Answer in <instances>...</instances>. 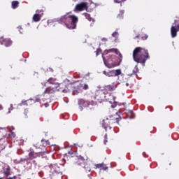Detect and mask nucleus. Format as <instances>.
<instances>
[{
	"label": "nucleus",
	"instance_id": "obj_10",
	"mask_svg": "<svg viewBox=\"0 0 179 179\" xmlns=\"http://www.w3.org/2000/svg\"><path fill=\"white\" fill-rule=\"evenodd\" d=\"M106 51L107 52H115L117 55H119L120 58L122 59V55L121 54V52H120V51H118L117 49H115V48L110 49L108 50H105L104 52L106 53Z\"/></svg>",
	"mask_w": 179,
	"mask_h": 179
},
{
	"label": "nucleus",
	"instance_id": "obj_42",
	"mask_svg": "<svg viewBox=\"0 0 179 179\" xmlns=\"http://www.w3.org/2000/svg\"><path fill=\"white\" fill-rule=\"evenodd\" d=\"M108 68H111V67H110V66H108Z\"/></svg>",
	"mask_w": 179,
	"mask_h": 179
},
{
	"label": "nucleus",
	"instance_id": "obj_30",
	"mask_svg": "<svg viewBox=\"0 0 179 179\" xmlns=\"http://www.w3.org/2000/svg\"><path fill=\"white\" fill-rule=\"evenodd\" d=\"M11 136H13V138H15V136H16V134L15 133L12 132Z\"/></svg>",
	"mask_w": 179,
	"mask_h": 179
},
{
	"label": "nucleus",
	"instance_id": "obj_14",
	"mask_svg": "<svg viewBox=\"0 0 179 179\" xmlns=\"http://www.w3.org/2000/svg\"><path fill=\"white\" fill-rule=\"evenodd\" d=\"M96 169H102V170H107V166H103V164H98L96 165Z\"/></svg>",
	"mask_w": 179,
	"mask_h": 179
},
{
	"label": "nucleus",
	"instance_id": "obj_9",
	"mask_svg": "<svg viewBox=\"0 0 179 179\" xmlns=\"http://www.w3.org/2000/svg\"><path fill=\"white\" fill-rule=\"evenodd\" d=\"M48 83H50V85H55L56 87H58L59 86V83H57V79L54 78H50L47 80Z\"/></svg>",
	"mask_w": 179,
	"mask_h": 179
},
{
	"label": "nucleus",
	"instance_id": "obj_3",
	"mask_svg": "<svg viewBox=\"0 0 179 179\" xmlns=\"http://www.w3.org/2000/svg\"><path fill=\"white\" fill-rule=\"evenodd\" d=\"M179 31V20H175L174 23L172 24L171 27V36L172 38L177 37V33Z\"/></svg>",
	"mask_w": 179,
	"mask_h": 179
},
{
	"label": "nucleus",
	"instance_id": "obj_18",
	"mask_svg": "<svg viewBox=\"0 0 179 179\" xmlns=\"http://www.w3.org/2000/svg\"><path fill=\"white\" fill-rule=\"evenodd\" d=\"M124 10H120V14H118V15H117V17L119 18V19H122V15H124Z\"/></svg>",
	"mask_w": 179,
	"mask_h": 179
},
{
	"label": "nucleus",
	"instance_id": "obj_41",
	"mask_svg": "<svg viewBox=\"0 0 179 179\" xmlns=\"http://www.w3.org/2000/svg\"><path fill=\"white\" fill-rule=\"evenodd\" d=\"M130 113H132V110H131Z\"/></svg>",
	"mask_w": 179,
	"mask_h": 179
},
{
	"label": "nucleus",
	"instance_id": "obj_43",
	"mask_svg": "<svg viewBox=\"0 0 179 179\" xmlns=\"http://www.w3.org/2000/svg\"><path fill=\"white\" fill-rule=\"evenodd\" d=\"M0 179H2V178H0Z\"/></svg>",
	"mask_w": 179,
	"mask_h": 179
},
{
	"label": "nucleus",
	"instance_id": "obj_34",
	"mask_svg": "<svg viewBox=\"0 0 179 179\" xmlns=\"http://www.w3.org/2000/svg\"><path fill=\"white\" fill-rule=\"evenodd\" d=\"M3 107L2 106V105L0 104V110H3Z\"/></svg>",
	"mask_w": 179,
	"mask_h": 179
},
{
	"label": "nucleus",
	"instance_id": "obj_12",
	"mask_svg": "<svg viewBox=\"0 0 179 179\" xmlns=\"http://www.w3.org/2000/svg\"><path fill=\"white\" fill-rule=\"evenodd\" d=\"M38 156V153L34 152V151L30 152L29 153V157L31 160H33V159H36Z\"/></svg>",
	"mask_w": 179,
	"mask_h": 179
},
{
	"label": "nucleus",
	"instance_id": "obj_37",
	"mask_svg": "<svg viewBox=\"0 0 179 179\" xmlns=\"http://www.w3.org/2000/svg\"><path fill=\"white\" fill-rule=\"evenodd\" d=\"M126 86H129V84L128 83H127Z\"/></svg>",
	"mask_w": 179,
	"mask_h": 179
},
{
	"label": "nucleus",
	"instance_id": "obj_33",
	"mask_svg": "<svg viewBox=\"0 0 179 179\" xmlns=\"http://www.w3.org/2000/svg\"><path fill=\"white\" fill-rule=\"evenodd\" d=\"M49 71H50V72H54V70H52L51 68H49Z\"/></svg>",
	"mask_w": 179,
	"mask_h": 179
},
{
	"label": "nucleus",
	"instance_id": "obj_22",
	"mask_svg": "<svg viewBox=\"0 0 179 179\" xmlns=\"http://www.w3.org/2000/svg\"><path fill=\"white\" fill-rule=\"evenodd\" d=\"M85 17L89 20V22H92V17H90V15L85 14Z\"/></svg>",
	"mask_w": 179,
	"mask_h": 179
},
{
	"label": "nucleus",
	"instance_id": "obj_39",
	"mask_svg": "<svg viewBox=\"0 0 179 179\" xmlns=\"http://www.w3.org/2000/svg\"><path fill=\"white\" fill-rule=\"evenodd\" d=\"M136 37H137V38H138V37H139V36H136Z\"/></svg>",
	"mask_w": 179,
	"mask_h": 179
},
{
	"label": "nucleus",
	"instance_id": "obj_16",
	"mask_svg": "<svg viewBox=\"0 0 179 179\" xmlns=\"http://www.w3.org/2000/svg\"><path fill=\"white\" fill-rule=\"evenodd\" d=\"M139 73V69H138V65H136L134 70H133V73H134V75H136V73Z\"/></svg>",
	"mask_w": 179,
	"mask_h": 179
},
{
	"label": "nucleus",
	"instance_id": "obj_11",
	"mask_svg": "<svg viewBox=\"0 0 179 179\" xmlns=\"http://www.w3.org/2000/svg\"><path fill=\"white\" fill-rule=\"evenodd\" d=\"M112 76H118L121 75V69L113 70L110 71Z\"/></svg>",
	"mask_w": 179,
	"mask_h": 179
},
{
	"label": "nucleus",
	"instance_id": "obj_19",
	"mask_svg": "<svg viewBox=\"0 0 179 179\" xmlns=\"http://www.w3.org/2000/svg\"><path fill=\"white\" fill-rule=\"evenodd\" d=\"M10 171V169L9 168H7L6 170L4 171V174L6 177H8V176H9Z\"/></svg>",
	"mask_w": 179,
	"mask_h": 179
},
{
	"label": "nucleus",
	"instance_id": "obj_7",
	"mask_svg": "<svg viewBox=\"0 0 179 179\" xmlns=\"http://www.w3.org/2000/svg\"><path fill=\"white\" fill-rule=\"evenodd\" d=\"M0 44L5 45V47H9L12 45V41L10 39H5L3 37L0 38Z\"/></svg>",
	"mask_w": 179,
	"mask_h": 179
},
{
	"label": "nucleus",
	"instance_id": "obj_5",
	"mask_svg": "<svg viewBox=\"0 0 179 179\" xmlns=\"http://www.w3.org/2000/svg\"><path fill=\"white\" fill-rule=\"evenodd\" d=\"M87 5V2H81L77 4L74 8V12H82L83 10H87V8H89Z\"/></svg>",
	"mask_w": 179,
	"mask_h": 179
},
{
	"label": "nucleus",
	"instance_id": "obj_29",
	"mask_svg": "<svg viewBox=\"0 0 179 179\" xmlns=\"http://www.w3.org/2000/svg\"><path fill=\"white\" fill-rule=\"evenodd\" d=\"M143 40H146L148 38V36L145 35V36L142 37Z\"/></svg>",
	"mask_w": 179,
	"mask_h": 179
},
{
	"label": "nucleus",
	"instance_id": "obj_13",
	"mask_svg": "<svg viewBox=\"0 0 179 179\" xmlns=\"http://www.w3.org/2000/svg\"><path fill=\"white\" fill-rule=\"evenodd\" d=\"M12 8L13 9H16V8H19V1H13L12 2Z\"/></svg>",
	"mask_w": 179,
	"mask_h": 179
},
{
	"label": "nucleus",
	"instance_id": "obj_28",
	"mask_svg": "<svg viewBox=\"0 0 179 179\" xmlns=\"http://www.w3.org/2000/svg\"><path fill=\"white\" fill-rule=\"evenodd\" d=\"M107 142H108V141H107V136H105V139L103 141L104 145H107Z\"/></svg>",
	"mask_w": 179,
	"mask_h": 179
},
{
	"label": "nucleus",
	"instance_id": "obj_35",
	"mask_svg": "<svg viewBox=\"0 0 179 179\" xmlns=\"http://www.w3.org/2000/svg\"><path fill=\"white\" fill-rule=\"evenodd\" d=\"M10 178L16 179V176L10 177Z\"/></svg>",
	"mask_w": 179,
	"mask_h": 179
},
{
	"label": "nucleus",
	"instance_id": "obj_17",
	"mask_svg": "<svg viewBox=\"0 0 179 179\" xmlns=\"http://www.w3.org/2000/svg\"><path fill=\"white\" fill-rule=\"evenodd\" d=\"M116 87H117V85H115V84H112L109 85L110 90H115Z\"/></svg>",
	"mask_w": 179,
	"mask_h": 179
},
{
	"label": "nucleus",
	"instance_id": "obj_2",
	"mask_svg": "<svg viewBox=\"0 0 179 179\" xmlns=\"http://www.w3.org/2000/svg\"><path fill=\"white\" fill-rule=\"evenodd\" d=\"M78 17L74 15H69V13H66L64 16L57 19L58 23H64L67 29H76V24L78 23Z\"/></svg>",
	"mask_w": 179,
	"mask_h": 179
},
{
	"label": "nucleus",
	"instance_id": "obj_26",
	"mask_svg": "<svg viewBox=\"0 0 179 179\" xmlns=\"http://www.w3.org/2000/svg\"><path fill=\"white\" fill-rule=\"evenodd\" d=\"M95 52H96V55L97 57L99 55V54H100V52H101V50L97 49Z\"/></svg>",
	"mask_w": 179,
	"mask_h": 179
},
{
	"label": "nucleus",
	"instance_id": "obj_4",
	"mask_svg": "<svg viewBox=\"0 0 179 179\" xmlns=\"http://www.w3.org/2000/svg\"><path fill=\"white\" fill-rule=\"evenodd\" d=\"M77 165L78 166H81V167H83V169H85V170H86V171H90V164H87L86 161H85V159H83V157L82 156H80L78 157V160L77 162Z\"/></svg>",
	"mask_w": 179,
	"mask_h": 179
},
{
	"label": "nucleus",
	"instance_id": "obj_15",
	"mask_svg": "<svg viewBox=\"0 0 179 179\" xmlns=\"http://www.w3.org/2000/svg\"><path fill=\"white\" fill-rule=\"evenodd\" d=\"M54 92H55V90H50L49 89H46L44 92L45 94H52V93H54Z\"/></svg>",
	"mask_w": 179,
	"mask_h": 179
},
{
	"label": "nucleus",
	"instance_id": "obj_6",
	"mask_svg": "<svg viewBox=\"0 0 179 179\" xmlns=\"http://www.w3.org/2000/svg\"><path fill=\"white\" fill-rule=\"evenodd\" d=\"M43 16V10H37L36 13L33 16L34 22H40L41 17Z\"/></svg>",
	"mask_w": 179,
	"mask_h": 179
},
{
	"label": "nucleus",
	"instance_id": "obj_25",
	"mask_svg": "<svg viewBox=\"0 0 179 179\" xmlns=\"http://www.w3.org/2000/svg\"><path fill=\"white\" fill-rule=\"evenodd\" d=\"M83 89H84V90H87V89H89V85L87 84H84Z\"/></svg>",
	"mask_w": 179,
	"mask_h": 179
},
{
	"label": "nucleus",
	"instance_id": "obj_38",
	"mask_svg": "<svg viewBox=\"0 0 179 179\" xmlns=\"http://www.w3.org/2000/svg\"><path fill=\"white\" fill-rule=\"evenodd\" d=\"M118 121H119V120H118V119H116V122H118Z\"/></svg>",
	"mask_w": 179,
	"mask_h": 179
},
{
	"label": "nucleus",
	"instance_id": "obj_20",
	"mask_svg": "<svg viewBox=\"0 0 179 179\" xmlns=\"http://www.w3.org/2000/svg\"><path fill=\"white\" fill-rule=\"evenodd\" d=\"M103 75H106V76H113V75L111 74V71L110 73H108L106 71H103Z\"/></svg>",
	"mask_w": 179,
	"mask_h": 179
},
{
	"label": "nucleus",
	"instance_id": "obj_24",
	"mask_svg": "<svg viewBox=\"0 0 179 179\" xmlns=\"http://www.w3.org/2000/svg\"><path fill=\"white\" fill-rule=\"evenodd\" d=\"M102 127H103L104 129H106V131H107V128L108 127V125L104 124V120L103 121Z\"/></svg>",
	"mask_w": 179,
	"mask_h": 179
},
{
	"label": "nucleus",
	"instance_id": "obj_23",
	"mask_svg": "<svg viewBox=\"0 0 179 179\" xmlns=\"http://www.w3.org/2000/svg\"><path fill=\"white\" fill-rule=\"evenodd\" d=\"M118 32L115 31L114 33L112 34L113 37H115V38H117V37H118Z\"/></svg>",
	"mask_w": 179,
	"mask_h": 179
},
{
	"label": "nucleus",
	"instance_id": "obj_31",
	"mask_svg": "<svg viewBox=\"0 0 179 179\" xmlns=\"http://www.w3.org/2000/svg\"><path fill=\"white\" fill-rule=\"evenodd\" d=\"M18 29H20V33L22 34V31H20V30H22V27H18Z\"/></svg>",
	"mask_w": 179,
	"mask_h": 179
},
{
	"label": "nucleus",
	"instance_id": "obj_8",
	"mask_svg": "<svg viewBox=\"0 0 179 179\" xmlns=\"http://www.w3.org/2000/svg\"><path fill=\"white\" fill-rule=\"evenodd\" d=\"M78 104L80 106V110L82 111V110H83L82 107H86L87 104H89V102L85 101V99H80L78 101Z\"/></svg>",
	"mask_w": 179,
	"mask_h": 179
},
{
	"label": "nucleus",
	"instance_id": "obj_40",
	"mask_svg": "<svg viewBox=\"0 0 179 179\" xmlns=\"http://www.w3.org/2000/svg\"><path fill=\"white\" fill-rule=\"evenodd\" d=\"M20 106H22V103H20Z\"/></svg>",
	"mask_w": 179,
	"mask_h": 179
},
{
	"label": "nucleus",
	"instance_id": "obj_32",
	"mask_svg": "<svg viewBox=\"0 0 179 179\" xmlns=\"http://www.w3.org/2000/svg\"><path fill=\"white\" fill-rule=\"evenodd\" d=\"M102 58H103V62H104V64H105V65H106V61H105V59H104V56L102 55Z\"/></svg>",
	"mask_w": 179,
	"mask_h": 179
},
{
	"label": "nucleus",
	"instance_id": "obj_21",
	"mask_svg": "<svg viewBox=\"0 0 179 179\" xmlns=\"http://www.w3.org/2000/svg\"><path fill=\"white\" fill-rule=\"evenodd\" d=\"M127 0H114L115 3H122V2H125Z\"/></svg>",
	"mask_w": 179,
	"mask_h": 179
},
{
	"label": "nucleus",
	"instance_id": "obj_1",
	"mask_svg": "<svg viewBox=\"0 0 179 179\" xmlns=\"http://www.w3.org/2000/svg\"><path fill=\"white\" fill-rule=\"evenodd\" d=\"M149 58V52L148 50H145L141 47L136 48L133 52V59L137 64H143L145 66L146 60Z\"/></svg>",
	"mask_w": 179,
	"mask_h": 179
},
{
	"label": "nucleus",
	"instance_id": "obj_27",
	"mask_svg": "<svg viewBox=\"0 0 179 179\" xmlns=\"http://www.w3.org/2000/svg\"><path fill=\"white\" fill-rule=\"evenodd\" d=\"M12 110H13V105L10 104V108H8V114H10V111H12Z\"/></svg>",
	"mask_w": 179,
	"mask_h": 179
},
{
	"label": "nucleus",
	"instance_id": "obj_36",
	"mask_svg": "<svg viewBox=\"0 0 179 179\" xmlns=\"http://www.w3.org/2000/svg\"><path fill=\"white\" fill-rule=\"evenodd\" d=\"M102 40H103V41H107V39H106L104 38Z\"/></svg>",
	"mask_w": 179,
	"mask_h": 179
}]
</instances>
